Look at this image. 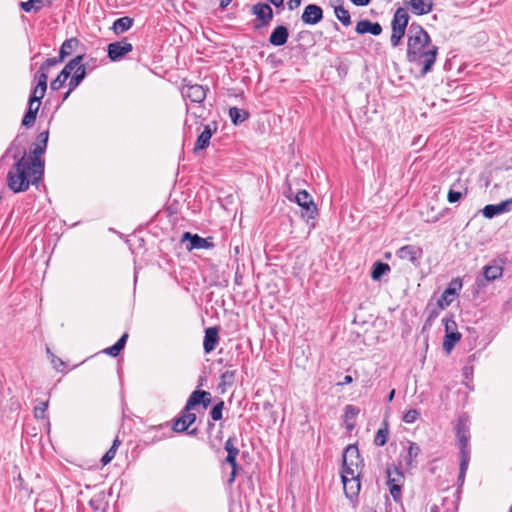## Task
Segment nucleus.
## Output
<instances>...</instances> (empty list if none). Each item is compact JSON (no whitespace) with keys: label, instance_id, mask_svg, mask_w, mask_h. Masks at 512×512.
<instances>
[{"label":"nucleus","instance_id":"f257e3e1","mask_svg":"<svg viewBox=\"0 0 512 512\" xmlns=\"http://www.w3.org/2000/svg\"><path fill=\"white\" fill-rule=\"evenodd\" d=\"M436 46L428 32L418 23L412 22L407 31L406 59L420 69V76L431 72L438 56Z\"/></svg>","mask_w":512,"mask_h":512},{"label":"nucleus","instance_id":"f03ea898","mask_svg":"<svg viewBox=\"0 0 512 512\" xmlns=\"http://www.w3.org/2000/svg\"><path fill=\"white\" fill-rule=\"evenodd\" d=\"M13 158L16 162L7 174V185L15 193L24 192L29 189L30 184L37 183L33 182L32 164L25 151L21 157L14 155Z\"/></svg>","mask_w":512,"mask_h":512},{"label":"nucleus","instance_id":"7ed1b4c3","mask_svg":"<svg viewBox=\"0 0 512 512\" xmlns=\"http://www.w3.org/2000/svg\"><path fill=\"white\" fill-rule=\"evenodd\" d=\"M49 138V132L43 131L37 137V143L32 150V156L28 160L32 164L33 182H39L44 174V160L41 155L45 152Z\"/></svg>","mask_w":512,"mask_h":512},{"label":"nucleus","instance_id":"20e7f679","mask_svg":"<svg viewBox=\"0 0 512 512\" xmlns=\"http://www.w3.org/2000/svg\"><path fill=\"white\" fill-rule=\"evenodd\" d=\"M363 460L356 445H348L343 453L341 475H360Z\"/></svg>","mask_w":512,"mask_h":512},{"label":"nucleus","instance_id":"39448f33","mask_svg":"<svg viewBox=\"0 0 512 512\" xmlns=\"http://www.w3.org/2000/svg\"><path fill=\"white\" fill-rule=\"evenodd\" d=\"M252 13L256 16L257 23H255L254 28L257 30L268 26L273 19V10L267 3L254 4Z\"/></svg>","mask_w":512,"mask_h":512},{"label":"nucleus","instance_id":"423d86ee","mask_svg":"<svg viewBox=\"0 0 512 512\" xmlns=\"http://www.w3.org/2000/svg\"><path fill=\"white\" fill-rule=\"evenodd\" d=\"M295 201L302 208L301 214L303 217L315 218L318 210L312 196L307 191H299L295 196Z\"/></svg>","mask_w":512,"mask_h":512},{"label":"nucleus","instance_id":"0eeeda50","mask_svg":"<svg viewBox=\"0 0 512 512\" xmlns=\"http://www.w3.org/2000/svg\"><path fill=\"white\" fill-rule=\"evenodd\" d=\"M84 60V55H77L73 59H71L61 70V72L58 74V76L50 83V87L52 90L57 91L59 90L67 81V79L72 74V71L74 67L77 65L79 61Z\"/></svg>","mask_w":512,"mask_h":512},{"label":"nucleus","instance_id":"6e6552de","mask_svg":"<svg viewBox=\"0 0 512 512\" xmlns=\"http://www.w3.org/2000/svg\"><path fill=\"white\" fill-rule=\"evenodd\" d=\"M456 436L458 438V445L460 449V458L466 456L470 459V448H469V429L466 422L460 419L456 426Z\"/></svg>","mask_w":512,"mask_h":512},{"label":"nucleus","instance_id":"1a4fd4ad","mask_svg":"<svg viewBox=\"0 0 512 512\" xmlns=\"http://www.w3.org/2000/svg\"><path fill=\"white\" fill-rule=\"evenodd\" d=\"M359 476L360 475H341L344 493L350 500L357 498L359 494L361 488Z\"/></svg>","mask_w":512,"mask_h":512},{"label":"nucleus","instance_id":"9d476101","mask_svg":"<svg viewBox=\"0 0 512 512\" xmlns=\"http://www.w3.org/2000/svg\"><path fill=\"white\" fill-rule=\"evenodd\" d=\"M132 50V44L125 40L110 43L107 48L108 57L112 61H118L122 59L126 54H128Z\"/></svg>","mask_w":512,"mask_h":512},{"label":"nucleus","instance_id":"9b49d317","mask_svg":"<svg viewBox=\"0 0 512 512\" xmlns=\"http://www.w3.org/2000/svg\"><path fill=\"white\" fill-rule=\"evenodd\" d=\"M461 287L462 282L459 278L452 280L449 286L442 293L441 297L438 299V306L442 309L449 306L453 302L457 291L460 290Z\"/></svg>","mask_w":512,"mask_h":512},{"label":"nucleus","instance_id":"f8f14e48","mask_svg":"<svg viewBox=\"0 0 512 512\" xmlns=\"http://www.w3.org/2000/svg\"><path fill=\"white\" fill-rule=\"evenodd\" d=\"M217 131V123L212 122L204 126L203 131L197 137L194 146V152L197 153L200 150L206 149L210 144L212 135Z\"/></svg>","mask_w":512,"mask_h":512},{"label":"nucleus","instance_id":"ddd939ff","mask_svg":"<svg viewBox=\"0 0 512 512\" xmlns=\"http://www.w3.org/2000/svg\"><path fill=\"white\" fill-rule=\"evenodd\" d=\"M323 18V10L316 4H309L305 7L301 21L306 25H315L319 23Z\"/></svg>","mask_w":512,"mask_h":512},{"label":"nucleus","instance_id":"4468645a","mask_svg":"<svg viewBox=\"0 0 512 512\" xmlns=\"http://www.w3.org/2000/svg\"><path fill=\"white\" fill-rule=\"evenodd\" d=\"M196 421V414L191 410H186V407L181 412V415L174 421L172 429L174 432H185Z\"/></svg>","mask_w":512,"mask_h":512},{"label":"nucleus","instance_id":"2eb2a0df","mask_svg":"<svg viewBox=\"0 0 512 512\" xmlns=\"http://www.w3.org/2000/svg\"><path fill=\"white\" fill-rule=\"evenodd\" d=\"M511 210H512V197L505 201H502L499 204L486 205L483 208L482 213H483L484 217L491 219V218L495 217L496 215H499V214H502L505 212H509Z\"/></svg>","mask_w":512,"mask_h":512},{"label":"nucleus","instance_id":"dca6fc26","mask_svg":"<svg viewBox=\"0 0 512 512\" xmlns=\"http://www.w3.org/2000/svg\"><path fill=\"white\" fill-rule=\"evenodd\" d=\"M186 240L189 241L187 245V250L191 251L193 249H209L213 247V244L208 241V239L202 238L197 234H191L190 232H185L182 236V242Z\"/></svg>","mask_w":512,"mask_h":512},{"label":"nucleus","instance_id":"f3484780","mask_svg":"<svg viewBox=\"0 0 512 512\" xmlns=\"http://www.w3.org/2000/svg\"><path fill=\"white\" fill-rule=\"evenodd\" d=\"M397 256L402 260H408L411 263H415L422 256V249L415 245H405L397 251Z\"/></svg>","mask_w":512,"mask_h":512},{"label":"nucleus","instance_id":"a211bd4d","mask_svg":"<svg viewBox=\"0 0 512 512\" xmlns=\"http://www.w3.org/2000/svg\"><path fill=\"white\" fill-rule=\"evenodd\" d=\"M182 94L195 103H201L206 98V90L198 84L187 85L183 88Z\"/></svg>","mask_w":512,"mask_h":512},{"label":"nucleus","instance_id":"6ab92c4d","mask_svg":"<svg viewBox=\"0 0 512 512\" xmlns=\"http://www.w3.org/2000/svg\"><path fill=\"white\" fill-rule=\"evenodd\" d=\"M219 342V329L217 327H209L205 330L203 341V349L205 353H211L215 350Z\"/></svg>","mask_w":512,"mask_h":512},{"label":"nucleus","instance_id":"aec40b11","mask_svg":"<svg viewBox=\"0 0 512 512\" xmlns=\"http://www.w3.org/2000/svg\"><path fill=\"white\" fill-rule=\"evenodd\" d=\"M409 6L411 12L415 15H426L433 9V0H410Z\"/></svg>","mask_w":512,"mask_h":512},{"label":"nucleus","instance_id":"412c9836","mask_svg":"<svg viewBox=\"0 0 512 512\" xmlns=\"http://www.w3.org/2000/svg\"><path fill=\"white\" fill-rule=\"evenodd\" d=\"M355 31L358 33V34H365V33H370L372 35H380L381 32H382V27L379 23L375 22H371L369 20H360L357 24H356V27H355Z\"/></svg>","mask_w":512,"mask_h":512},{"label":"nucleus","instance_id":"4be33fe9","mask_svg":"<svg viewBox=\"0 0 512 512\" xmlns=\"http://www.w3.org/2000/svg\"><path fill=\"white\" fill-rule=\"evenodd\" d=\"M289 37V31L286 26L279 25L271 33L269 42L273 46L284 45Z\"/></svg>","mask_w":512,"mask_h":512},{"label":"nucleus","instance_id":"5701e85b","mask_svg":"<svg viewBox=\"0 0 512 512\" xmlns=\"http://www.w3.org/2000/svg\"><path fill=\"white\" fill-rule=\"evenodd\" d=\"M409 18L410 17L407 10L403 7H399L394 13L393 19L391 21V27L402 28L406 30L407 27L409 28Z\"/></svg>","mask_w":512,"mask_h":512},{"label":"nucleus","instance_id":"b1692460","mask_svg":"<svg viewBox=\"0 0 512 512\" xmlns=\"http://www.w3.org/2000/svg\"><path fill=\"white\" fill-rule=\"evenodd\" d=\"M466 194L467 188L463 187L460 180H457L449 189L447 199L450 203H456Z\"/></svg>","mask_w":512,"mask_h":512},{"label":"nucleus","instance_id":"393cba45","mask_svg":"<svg viewBox=\"0 0 512 512\" xmlns=\"http://www.w3.org/2000/svg\"><path fill=\"white\" fill-rule=\"evenodd\" d=\"M360 410L354 405H347L344 412V423L348 431H352L356 426V417Z\"/></svg>","mask_w":512,"mask_h":512},{"label":"nucleus","instance_id":"a878e982","mask_svg":"<svg viewBox=\"0 0 512 512\" xmlns=\"http://www.w3.org/2000/svg\"><path fill=\"white\" fill-rule=\"evenodd\" d=\"M79 45L80 42L75 37L66 39L60 47L59 54L61 55V59H65L66 57L72 55V53L77 50Z\"/></svg>","mask_w":512,"mask_h":512},{"label":"nucleus","instance_id":"bb28decb","mask_svg":"<svg viewBox=\"0 0 512 512\" xmlns=\"http://www.w3.org/2000/svg\"><path fill=\"white\" fill-rule=\"evenodd\" d=\"M134 20L131 17L124 16L114 21L112 29L116 34L128 31L133 26Z\"/></svg>","mask_w":512,"mask_h":512},{"label":"nucleus","instance_id":"cd10ccee","mask_svg":"<svg viewBox=\"0 0 512 512\" xmlns=\"http://www.w3.org/2000/svg\"><path fill=\"white\" fill-rule=\"evenodd\" d=\"M236 371L235 370H226L221 374L220 382L218 384V388L225 392L227 387L233 386L235 382Z\"/></svg>","mask_w":512,"mask_h":512},{"label":"nucleus","instance_id":"c85d7f7f","mask_svg":"<svg viewBox=\"0 0 512 512\" xmlns=\"http://www.w3.org/2000/svg\"><path fill=\"white\" fill-rule=\"evenodd\" d=\"M502 273L503 269L501 266L498 265H488L485 266L483 269V275L487 281H493L500 278L502 276Z\"/></svg>","mask_w":512,"mask_h":512},{"label":"nucleus","instance_id":"c756f323","mask_svg":"<svg viewBox=\"0 0 512 512\" xmlns=\"http://www.w3.org/2000/svg\"><path fill=\"white\" fill-rule=\"evenodd\" d=\"M386 473H387V485H392V484L403 485L404 475H403L402 472H400L398 470V468H396V467H393V468L388 467L387 470H386Z\"/></svg>","mask_w":512,"mask_h":512},{"label":"nucleus","instance_id":"7c9ffc66","mask_svg":"<svg viewBox=\"0 0 512 512\" xmlns=\"http://www.w3.org/2000/svg\"><path fill=\"white\" fill-rule=\"evenodd\" d=\"M388 438H389V428H388V423L387 421H384L383 422V427H381L375 437H374V444L376 446H379V447H382L384 446L387 441H388Z\"/></svg>","mask_w":512,"mask_h":512},{"label":"nucleus","instance_id":"2f4dec72","mask_svg":"<svg viewBox=\"0 0 512 512\" xmlns=\"http://www.w3.org/2000/svg\"><path fill=\"white\" fill-rule=\"evenodd\" d=\"M461 334L458 331L451 332L450 334H445V338L443 341V349L449 353L454 348L456 343L460 340Z\"/></svg>","mask_w":512,"mask_h":512},{"label":"nucleus","instance_id":"473e14b6","mask_svg":"<svg viewBox=\"0 0 512 512\" xmlns=\"http://www.w3.org/2000/svg\"><path fill=\"white\" fill-rule=\"evenodd\" d=\"M229 116L233 124L238 125L244 122L249 117V114L248 112L237 107H231L229 109Z\"/></svg>","mask_w":512,"mask_h":512},{"label":"nucleus","instance_id":"72a5a7b5","mask_svg":"<svg viewBox=\"0 0 512 512\" xmlns=\"http://www.w3.org/2000/svg\"><path fill=\"white\" fill-rule=\"evenodd\" d=\"M204 396L207 395L203 390H195L194 392H192L185 405L186 410H192L196 405L202 404Z\"/></svg>","mask_w":512,"mask_h":512},{"label":"nucleus","instance_id":"f704fd0d","mask_svg":"<svg viewBox=\"0 0 512 512\" xmlns=\"http://www.w3.org/2000/svg\"><path fill=\"white\" fill-rule=\"evenodd\" d=\"M420 451H421L420 447L416 443L409 442L408 455L405 458L407 466H409V467L415 466L414 462H415V459L419 456Z\"/></svg>","mask_w":512,"mask_h":512},{"label":"nucleus","instance_id":"c9c22d12","mask_svg":"<svg viewBox=\"0 0 512 512\" xmlns=\"http://www.w3.org/2000/svg\"><path fill=\"white\" fill-rule=\"evenodd\" d=\"M334 13L336 18L344 25L349 26L351 25V16L347 9H345L343 6H335L334 7Z\"/></svg>","mask_w":512,"mask_h":512},{"label":"nucleus","instance_id":"e433bc0d","mask_svg":"<svg viewBox=\"0 0 512 512\" xmlns=\"http://www.w3.org/2000/svg\"><path fill=\"white\" fill-rule=\"evenodd\" d=\"M390 270V266L384 262H376L373 265L371 277L373 280H379L386 272Z\"/></svg>","mask_w":512,"mask_h":512},{"label":"nucleus","instance_id":"4c0bfd02","mask_svg":"<svg viewBox=\"0 0 512 512\" xmlns=\"http://www.w3.org/2000/svg\"><path fill=\"white\" fill-rule=\"evenodd\" d=\"M43 6V0H28L20 3V8L25 12H30L32 10L38 12L42 9Z\"/></svg>","mask_w":512,"mask_h":512},{"label":"nucleus","instance_id":"58836bf2","mask_svg":"<svg viewBox=\"0 0 512 512\" xmlns=\"http://www.w3.org/2000/svg\"><path fill=\"white\" fill-rule=\"evenodd\" d=\"M39 103L35 106V109L28 108L27 112L25 113L23 119H22V125L25 127H31L34 125L37 113L39 110Z\"/></svg>","mask_w":512,"mask_h":512},{"label":"nucleus","instance_id":"ea45409f","mask_svg":"<svg viewBox=\"0 0 512 512\" xmlns=\"http://www.w3.org/2000/svg\"><path fill=\"white\" fill-rule=\"evenodd\" d=\"M119 445H120V441H119V439L116 438L113 441V444L110 447V449L103 455V457L101 459V463L103 466L109 464L114 459Z\"/></svg>","mask_w":512,"mask_h":512},{"label":"nucleus","instance_id":"a19ab883","mask_svg":"<svg viewBox=\"0 0 512 512\" xmlns=\"http://www.w3.org/2000/svg\"><path fill=\"white\" fill-rule=\"evenodd\" d=\"M392 33L390 36V43L392 47H398L405 36L406 30L402 28L391 27Z\"/></svg>","mask_w":512,"mask_h":512},{"label":"nucleus","instance_id":"79ce46f5","mask_svg":"<svg viewBox=\"0 0 512 512\" xmlns=\"http://www.w3.org/2000/svg\"><path fill=\"white\" fill-rule=\"evenodd\" d=\"M470 459H467L466 456L460 458V469H459V475H458V483L460 486L464 484L465 481V475L468 469Z\"/></svg>","mask_w":512,"mask_h":512},{"label":"nucleus","instance_id":"37998d69","mask_svg":"<svg viewBox=\"0 0 512 512\" xmlns=\"http://www.w3.org/2000/svg\"><path fill=\"white\" fill-rule=\"evenodd\" d=\"M235 442H236V438H234V437H229L226 440L224 449L227 452V456H238L239 449L236 447Z\"/></svg>","mask_w":512,"mask_h":512},{"label":"nucleus","instance_id":"c03bdc74","mask_svg":"<svg viewBox=\"0 0 512 512\" xmlns=\"http://www.w3.org/2000/svg\"><path fill=\"white\" fill-rule=\"evenodd\" d=\"M35 79L37 80V85L40 89H47V70H42V67L40 66L39 70L35 74Z\"/></svg>","mask_w":512,"mask_h":512},{"label":"nucleus","instance_id":"a18cd8bd","mask_svg":"<svg viewBox=\"0 0 512 512\" xmlns=\"http://www.w3.org/2000/svg\"><path fill=\"white\" fill-rule=\"evenodd\" d=\"M73 75L75 78L79 79L80 81H83L87 75L86 72V66L82 63V61H79L77 65L73 69Z\"/></svg>","mask_w":512,"mask_h":512},{"label":"nucleus","instance_id":"49530a36","mask_svg":"<svg viewBox=\"0 0 512 512\" xmlns=\"http://www.w3.org/2000/svg\"><path fill=\"white\" fill-rule=\"evenodd\" d=\"M47 89H40L38 85L32 91V94L29 97V102H37L39 106L41 105V99L44 97Z\"/></svg>","mask_w":512,"mask_h":512},{"label":"nucleus","instance_id":"de8ad7c7","mask_svg":"<svg viewBox=\"0 0 512 512\" xmlns=\"http://www.w3.org/2000/svg\"><path fill=\"white\" fill-rule=\"evenodd\" d=\"M48 408V401H41L37 406L34 408V416L38 419H44L45 418V412Z\"/></svg>","mask_w":512,"mask_h":512},{"label":"nucleus","instance_id":"09e8293b","mask_svg":"<svg viewBox=\"0 0 512 512\" xmlns=\"http://www.w3.org/2000/svg\"><path fill=\"white\" fill-rule=\"evenodd\" d=\"M224 408V401L217 403L210 411V416L214 421H218L222 418V411Z\"/></svg>","mask_w":512,"mask_h":512},{"label":"nucleus","instance_id":"8fccbe9b","mask_svg":"<svg viewBox=\"0 0 512 512\" xmlns=\"http://www.w3.org/2000/svg\"><path fill=\"white\" fill-rule=\"evenodd\" d=\"M388 488H389V492H390L392 498L396 502H399L401 500V497H402V485H400V484H392V485H388Z\"/></svg>","mask_w":512,"mask_h":512},{"label":"nucleus","instance_id":"3c124183","mask_svg":"<svg viewBox=\"0 0 512 512\" xmlns=\"http://www.w3.org/2000/svg\"><path fill=\"white\" fill-rule=\"evenodd\" d=\"M419 416L420 412L417 409H410L404 414L403 421L408 424L414 423Z\"/></svg>","mask_w":512,"mask_h":512},{"label":"nucleus","instance_id":"603ef678","mask_svg":"<svg viewBox=\"0 0 512 512\" xmlns=\"http://www.w3.org/2000/svg\"><path fill=\"white\" fill-rule=\"evenodd\" d=\"M63 61H64V59H61L60 54L58 57L48 58L42 63V65H41L42 70H48L50 67L56 66L57 64H59Z\"/></svg>","mask_w":512,"mask_h":512},{"label":"nucleus","instance_id":"864d4df0","mask_svg":"<svg viewBox=\"0 0 512 512\" xmlns=\"http://www.w3.org/2000/svg\"><path fill=\"white\" fill-rule=\"evenodd\" d=\"M123 349L124 347H122V345L119 342H116L113 346L107 348L105 350V353L112 357H116Z\"/></svg>","mask_w":512,"mask_h":512},{"label":"nucleus","instance_id":"5fc2aeb1","mask_svg":"<svg viewBox=\"0 0 512 512\" xmlns=\"http://www.w3.org/2000/svg\"><path fill=\"white\" fill-rule=\"evenodd\" d=\"M445 326V333L450 334L451 332L457 331L456 322L452 318L443 319Z\"/></svg>","mask_w":512,"mask_h":512},{"label":"nucleus","instance_id":"6e6d98bb","mask_svg":"<svg viewBox=\"0 0 512 512\" xmlns=\"http://www.w3.org/2000/svg\"><path fill=\"white\" fill-rule=\"evenodd\" d=\"M47 353L51 355V362H52V364H53V367H54L56 370H59V369H60V367H63V366H64V362H63L61 359H59V358H57L56 356H54V355L51 353V351H50V349H49V348H47Z\"/></svg>","mask_w":512,"mask_h":512},{"label":"nucleus","instance_id":"4d7b16f0","mask_svg":"<svg viewBox=\"0 0 512 512\" xmlns=\"http://www.w3.org/2000/svg\"><path fill=\"white\" fill-rule=\"evenodd\" d=\"M81 82L82 81H80L79 79L75 78L74 76H71L68 83L70 91H74L81 84Z\"/></svg>","mask_w":512,"mask_h":512},{"label":"nucleus","instance_id":"13d9d810","mask_svg":"<svg viewBox=\"0 0 512 512\" xmlns=\"http://www.w3.org/2000/svg\"><path fill=\"white\" fill-rule=\"evenodd\" d=\"M287 4L289 10H294L301 5V0H289Z\"/></svg>","mask_w":512,"mask_h":512},{"label":"nucleus","instance_id":"bf43d9fd","mask_svg":"<svg viewBox=\"0 0 512 512\" xmlns=\"http://www.w3.org/2000/svg\"><path fill=\"white\" fill-rule=\"evenodd\" d=\"M205 394L207 396H204L203 401H202V405H203L204 408H207L210 405V403H211V394L209 392H207V391H205Z\"/></svg>","mask_w":512,"mask_h":512},{"label":"nucleus","instance_id":"052dcab7","mask_svg":"<svg viewBox=\"0 0 512 512\" xmlns=\"http://www.w3.org/2000/svg\"><path fill=\"white\" fill-rule=\"evenodd\" d=\"M442 217V213H438V214H433L432 217H427L425 219L426 222H429V223H435L437 222L440 218Z\"/></svg>","mask_w":512,"mask_h":512},{"label":"nucleus","instance_id":"680f3d73","mask_svg":"<svg viewBox=\"0 0 512 512\" xmlns=\"http://www.w3.org/2000/svg\"><path fill=\"white\" fill-rule=\"evenodd\" d=\"M356 6H367L371 0H350Z\"/></svg>","mask_w":512,"mask_h":512},{"label":"nucleus","instance_id":"e2e57ef3","mask_svg":"<svg viewBox=\"0 0 512 512\" xmlns=\"http://www.w3.org/2000/svg\"><path fill=\"white\" fill-rule=\"evenodd\" d=\"M352 382H353V378H352V376H350V375H346V376L343 378V381L339 382V383H338V385L343 386V385H346V384H350V383H352Z\"/></svg>","mask_w":512,"mask_h":512},{"label":"nucleus","instance_id":"0e129e2a","mask_svg":"<svg viewBox=\"0 0 512 512\" xmlns=\"http://www.w3.org/2000/svg\"><path fill=\"white\" fill-rule=\"evenodd\" d=\"M236 476H237V472L231 470L230 476H229V478L227 480L229 485H232L234 483V481L236 479Z\"/></svg>","mask_w":512,"mask_h":512},{"label":"nucleus","instance_id":"69168bd1","mask_svg":"<svg viewBox=\"0 0 512 512\" xmlns=\"http://www.w3.org/2000/svg\"><path fill=\"white\" fill-rule=\"evenodd\" d=\"M236 459H237V456H226L225 462L232 465V464H235V462H237Z\"/></svg>","mask_w":512,"mask_h":512},{"label":"nucleus","instance_id":"338daca9","mask_svg":"<svg viewBox=\"0 0 512 512\" xmlns=\"http://www.w3.org/2000/svg\"><path fill=\"white\" fill-rule=\"evenodd\" d=\"M127 338H128V334L124 333L117 342H119L122 345V347H125Z\"/></svg>","mask_w":512,"mask_h":512},{"label":"nucleus","instance_id":"774afa93","mask_svg":"<svg viewBox=\"0 0 512 512\" xmlns=\"http://www.w3.org/2000/svg\"><path fill=\"white\" fill-rule=\"evenodd\" d=\"M270 3H272L276 7H280L283 5L284 0H268Z\"/></svg>","mask_w":512,"mask_h":512}]
</instances>
